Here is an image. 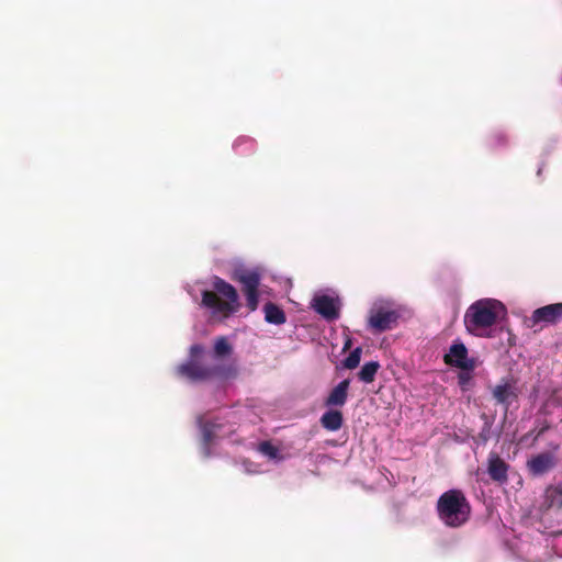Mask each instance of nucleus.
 Returning a JSON list of instances; mask_svg holds the SVG:
<instances>
[{
  "mask_svg": "<svg viewBox=\"0 0 562 562\" xmlns=\"http://www.w3.org/2000/svg\"><path fill=\"white\" fill-rule=\"evenodd\" d=\"M554 465L553 458L549 453H540L528 461V469L533 475H541Z\"/></svg>",
  "mask_w": 562,
  "mask_h": 562,
  "instance_id": "nucleus-13",
  "label": "nucleus"
},
{
  "mask_svg": "<svg viewBox=\"0 0 562 562\" xmlns=\"http://www.w3.org/2000/svg\"><path fill=\"white\" fill-rule=\"evenodd\" d=\"M313 307L327 321H334L339 316L334 299L328 295H321L315 297Z\"/></svg>",
  "mask_w": 562,
  "mask_h": 562,
  "instance_id": "nucleus-11",
  "label": "nucleus"
},
{
  "mask_svg": "<svg viewBox=\"0 0 562 562\" xmlns=\"http://www.w3.org/2000/svg\"><path fill=\"white\" fill-rule=\"evenodd\" d=\"M443 361L446 364L463 371H473L476 368V360L468 357V349L462 342L451 345L449 352L443 357Z\"/></svg>",
  "mask_w": 562,
  "mask_h": 562,
  "instance_id": "nucleus-7",
  "label": "nucleus"
},
{
  "mask_svg": "<svg viewBox=\"0 0 562 562\" xmlns=\"http://www.w3.org/2000/svg\"><path fill=\"white\" fill-rule=\"evenodd\" d=\"M266 322L274 325H282L286 322L283 310L272 302H268L263 306Z\"/></svg>",
  "mask_w": 562,
  "mask_h": 562,
  "instance_id": "nucleus-16",
  "label": "nucleus"
},
{
  "mask_svg": "<svg viewBox=\"0 0 562 562\" xmlns=\"http://www.w3.org/2000/svg\"><path fill=\"white\" fill-rule=\"evenodd\" d=\"M361 353H362L361 347H357L356 349H353L349 353V356L342 361L344 368L349 369V370L356 369L360 363Z\"/></svg>",
  "mask_w": 562,
  "mask_h": 562,
  "instance_id": "nucleus-19",
  "label": "nucleus"
},
{
  "mask_svg": "<svg viewBox=\"0 0 562 562\" xmlns=\"http://www.w3.org/2000/svg\"><path fill=\"white\" fill-rule=\"evenodd\" d=\"M380 369V363L378 361H370L363 364L361 370L358 373V378L360 381L364 383H371L375 379V374Z\"/></svg>",
  "mask_w": 562,
  "mask_h": 562,
  "instance_id": "nucleus-17",
  "label": "nucleus"
},
{
  "mask_svg": "<svg viewBox=\"0 0 562 562\" xmlns=\"http://www.w3.org/2000/svg\"><path fill=\"white\" fill-rule=\"evenodd\" d=\"M233 280L241 284V291L246 296L247 307L250 312L258 308L261 276L254 269H236L233 273Z\"/></svg>",
  "mask_w": 562,
  "mask_h": 562,
  "instance_id": "nucleus-4",
  "label": "nucleus"
},
{
  "mask_svg": "<svg viewBox=\"0 0 562 562\" xmlns=\"http://www.w3.org/2000/svg\"><path fill=\"white\" fill-rule=\"evenodd\" d=\"M203 437H204V441H205L206 443H209V442L211 441V437H212L211 431H210V430H207V429H204V431H203Z\"/></svg>",
  "mask_w": 562,
  "mask_h": 562,
  "instance_id": "nucleus-23",
  "label": "nucleus"
},
{
  "mask_svg": "<svg viewBox=\"0 0 562 562\" xmlns=\"http://www.w3.org/2000/svg\"><path fill=\"white\" fill-rule=\"evenodd\" d=\"M212 285L214 291L202 292V305L224 318L236 313L240 307L237 290L220 277H214Z\"/></svg>",
  "mask_w": 562,
  "mask_h": 562,
  "instance_id": "nucleus-3",
  "label": "nucleus"
},
{
  "mask_svg": "<svg viewBox=\"0 0 562 562\" xmlns=\"http://www.w3.org/2000/svg\"><path fill=\"white\" fill-rule=\"evenodd\" d=\"M504 305L494 299H481L472 303L464 314L467 330L479 337H491L487 331L498 319V314Z\"/></svg>",
  "mask_w": 562,
  "mask_h": 562,
  "instance_id": "nucleus-2",
  "label": "nucleus"
},
{
  "mask_svg": "<svg viewBox=\"0 0 562 562\" xmlns=\"http://www.w3.org/2000/svg\"><path fill=\"white\" fill-rule=\"evenodd\" d=\"M481 439L486 442L488 440V436L485 434V429L480 434Z\"/></svg>",
  "mask_w": 562,
  "mask_h": 562,
  "instance_id": "nucleus-25",
  "label": "nucleus"
},
{
  "mask_svg": "<svg viewBox=\"0 0 562 562\" xmlns=\"http://www.w3.org/2000/svg\"><path fill=\"white\" fill-rule=\"evenodd\" d=\"M349 385V379L340 381L328 394L325 400V405L327 407H342L348 398Z\"/></svg>",
  "mask_w": 562,
  "mask_h": 562,
  "instance_id": "nucleus-10",
  "label": "nucleus"
},
{
  "mask_svg": "<svg viewBox=\"0 0 562 562\" xmlns=\"http://www.w3.org/2000/svg\"><path fill=\"white\" fill-rule=\"evenodd\" d=\"M472 507L463 491L451 488L442 493L436 503L439 520L449 528H460L471 517Z\"/></svg>",
  "mask_w": 562,
  "mask_h": 562,
  "instance_id": "nucleus-1",
  "label": "nucleus"
},
{
  "mask_svg": "<svg viewBox=\"0 0 562 562\" xmlns=\"http://www.w3.org/2000/svg\"><path fill=\"white\" fill-rule=\"evenodd\" d=\"M471 372L472 371H463L458 374L459 384L461 386H464L470 380H471Z\"/></svg>",
  "mask_w": 562,
  "mask_h": 562,
  "instance_id": "nucleus-22",
  "label": "nucleus"
},
{
  "mask_svg": "<svg viewBox=\"0 0 562 562\" xmlns=\"http://www.w3.org/2000/svg\"><path fill=\"white\" fill-rule=\"evenodd\" d=\"M214 353L216 357H225L232 353V346L226 337H218L214 344Z\"/></svg>",
  "mask_w": 562,
  "mask_h": 562,
  "instance_id": "nucleus-18",
  "label": "nucleus"
},
{
  "mask_svg": "<svg viewBox=\"0 0 562 562\" xmlns=\"http://www.w3.org/2000/svg\"><path fill=\"white\" fill-rule=\"evenodd\" d=\"M351 344H352L351 339L347 338L345 344H344L342 350L345 351V350L349 349L351 347Z\"/></svg>",
  "mask_w": 562,
  "mask_h": 562,
  "instance_id": "nucleus-24",
  "label": "nucleus"
},
{
  "mask_svg": "<svg viewBox=\"0 0 562 562\" xmlns=\"http://www.w3.org/2000/svg\"><path fill=\"white\" fill-rule=\"evenodd\" d=\"M344 424V416L340 411L329 409L321 417V425L328 431H337Z\"/></svg>",
  "mask_w": 562,
  "mask_h": 562,
  "instance_id": "nucleus-15",
  "label": "nucleus"
},
{
  "mask_svg": "<svg viewBox=\"0 0 562 562\" xmlns=\"http://www.w3.org/2000/svg\"><path fill=\"white\" fill-rule=\"evenodd\" d=\"M509 465L495 452H491L487 459V473L490 477L499 484L508 480Z\"/></svg>",
  "mask_w": 562,
  "mask_h": 562,
  "instance_id": "nucleus-9",
  "label": "nucleus"
},
{
  "mask_svg": "<svg viewBox=\"0 0 562 562\" xmlns=\"http://www.w3.org/2000/svg\"><path fill=\"white\" fill-rule=\"evenodd\" d=\"M179 375L187 378L192 382L205 381L214 376H226L223 367H205L199 363L196 360H189L186 363L180 364L177 368Z\"/></svg>",
  "mask_w": 562,
  "mask_h": 562,
  "instance_id": "nucleus-5",
  "label": "nucleus"
},
{
  "mask_svg": "<svg viewBox=\"0 0 562 562\" xmlns=\"http://www.w3.org/2000/svg\"><path fill=\"white\" fill-rule=\"evenodd\" d=\"M398 313L385 307L371 308L368 325L374 333H383L392 329L398 321Z\"/></svg>",
  "mask_w": 562,
  "mask_h": 562,
  "instance_id": "nucleus-6",
  "label": "nucleus"
},
{
  "mask_svg": "<svg viewBox=\"0 0 562 562\" xmlns=\"http://www.w3.org/2000/svg\"><path fill=\"white\" fill-rule=\"evenodd\" d=\"M529 327H535L539 324H555L562 322V303L548 304L546 306L536 308L528 319Z\"/></svg>",
  "mask_w": 562,
  "mask_h": 562,
  "instance_id": "nucleus-8",
  "label": "nucleus"
},
{
  "mask_svg": "<svg viewBox=\"0 0 562 562\" xmlns=\"http://www.w3.org/2000/svg\"><path fill=\"white\" fill-rule=\"evenodd\" d=\"M492 394L498 404L505 406L506 411L508 409L512 402L517 398L515 387L509 381H503L502 383L497 384L493 389Z\"/></svg>",
  "mask_w": 562,
  "mask_h": 562,
  "instance_id": "nucleus-12",
  "label": "nucleus"
},
{
  "mask_svg": "<svg viewBox=\"0 0 562 562\" xmlns=\"http://www.w3.org/2000/svg\"><path fill=\"white\" fill-rule=\"evenodd\" d=\"M259 452L267 456L270 459H279V449L273 446L270 441H262L258 446Z\"/></svg>",
  "mask_w": 562,
  "mask_h": 562,
  "instance_id": "nucleus-20",
  "label": "nucleus"
},
{
  "mask_svg": "<svg viewBox=\"0 0 562 562\" xmlns=\"http://www.w3.org/2000/svg\"><path fill=\"white\" fill-rule=\"evenodd\" d=\"M547 509H562V484L549 485L544 490L543 504Z\"/></svg>",
  "mask_w": 562,
  "mask_h": 562,
  "instance_id": "nucleus-14",
  "label": "nucleus"
},
{
  "mask_svg": "<svg viewBox=\"0 0 562 562\" xmlns=\"http://www.w3.org/2000/svg\"><path fill=\"white\" fill-rule=\"evenodd\" d=\"M204 351L203 346L201 345H193L190 348V360H196Z\"/></svg>",
  "mask_w": 562,
  "mask_h": 562,
  "instance_id": "nucleus-21",
  "label": "nucleus"
}]
</instances>
